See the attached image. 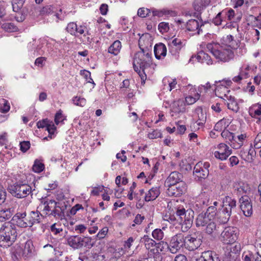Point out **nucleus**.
Listing matches in <instances>:
<instances>
[{
    "instance_id": "obj_1",
    "label": "nucleus",
    "mask_w": 261,
    "mask_h": 261,
    "mask_svg": "<svg viewBox=\"0 0 261 261\" xmlns=\"http://www.w3.org/2000/svg\"><path fill=\"white\" fill-rule=\"evenodd\" d=\"M40 213L38 211H31L29 213L17 212L11 220L19 227H31L34 224L40 222Z\"/></svg>"
},
{
    "instance_id": "obj_2",
    "label": "nucleus",
    "mask_w": 261,
    "mask_h": 261,
    "mask_svg": "<svg viewBox=\"0 0 261 261\" xmlns=\"http://www.w3.org/2000/svg\"><path fill=\"white\" fill-rule=\"evenodd\" d=\"M17 226L13 221L5 222L0 228V239L3 242L8 243V245H11L16 240L17 232Z\"/></svg>"
},
{
    "instance_id": "obj_3",
    "label": "nucleus",
    "mask_w": 261,
    "mask_h": 261,
    "mask_svg": "<svg viewBox=\"0 0 261 261\" xmlns=\"http://www.w3.org/2000/svg\"><path fill=\"white\" fill-rule=\"evenodd\" d=\"M177 222L181 225L182 232H187L192 226L194 212L191 209H177L175 213Z\"/></svg>"
},
{
    "instance_id": "obj_4",
    "label": "nucleus",
    "mask_w": 261,
    "mask_h": 261,
    "mask_svg": "<svg viewBox=\"0 0 261 261\" xmlns=\"http://www.w3.org/2000/svg\"><path fill=\"white\" fill-rule=\"evenodd\" d=\"M67 244L74 249H80L83 247L91 249L95 245V242L91 237L71 236L67 240Z\"/></svg>"
},
{
    "instance_id": "obj_5",
    "label": "nucleus",
    "mask_w": 261,
    "mask_h": 261,
    "mask_svg": "<svg viewBox=\"0 0 261 261\" xmlns=\"http://www.w3.org/2000/svg\"><path fill=\"white\" fill-rule=\"evenodd\" d=\"M8 191L14 197L17 198H23L32 194V187L22 181H16L8 187Z\"/></svg>"
},
{
    "instance_id": "obj_6",
    "label": "nucleus",
    "mask_w": 261,
    "mask_h": 261,
    "mask_svg": "<svg viewBox=\"0 0 261 261\" xmlns=\"http://www.w3.org/2000/svg\"><path fill=\"white\" fill-rule=\"evenodd\" d=\"M202 238L199 231L186 236L184 234L185 248L191 251L195 250L201 246Z\"/></svg>"
},
{
    "instance_id": "obj_7",
    "label": "nucleus",
    "mask_w": 261,
    "mask_h": 261,
    "mask_svg": "<svg viewBox=\"0 0 261 261\" xmlns=\"http://www.w3.org/2000/svg\"><path fill=\"white\" fill-rule=\"evenodd\" d=\"M230 80L224 79L222 81H215L213 86L215 87V92L217 96L225 99L228 97V93L230 91L228 89V87L232 84Z\"/></svg>"
},
{
    "instance_id": "obj_8",
    "label": "nucleus",
    "mask_w": 261,
    "mask_h": 261,
    "mask_svg": "<svg viewBox=\"0 0 261 261\" xmlns=\"http://www.w3.org/2000/svg\"><path fill=\"white\" fill-rule=\"evenodd\" d=\"M184 234L178 233L172 236L169 241V245L170 252L176 254L181 249L185 248Z\"/></svg>"
},
{
    "instance_id": "obj_9",
    "label": "nucleus",
    "mask_w": 261,
    "mask_h": 261,
    "mask_svg": "<svg viewBox=\"0 0 261 261\" xmlns=\"http://www.w3.org/2000/svg\"><path fill=\"white\" fill-rule=\"evenodd\" d=\"M213 51V56L217 59L223 62H229L233 59L234 56L233 51L229 46L220 47Z\"/></svg>"
},
{
    "instance_id": "obj_10",
    "label": "nucleus",
    "mask_w": 261,
    "mask_h": 261,
    "mask_svg": "<svg viewBox=\"0 0 261 261\" xmlns=\"http://www.w3.org/2000/svg\"><path fill=\"white\" fill-rule=\"evenodd\" d=\"M237 234L238 229L236 227H226L221 233V241L225 244H232L237 240Z\"/></svg>"
},
{
    "instance_id": "obj_11",
    "label": "nucleus",
    "mask_w": 261,
    "mask_h": 261,
    "mask_svg": "<svg viewBox=\"0 0 261 261\" xmlns=\"http://www.w3.org/2000/svg\"><path fill=\"white\" fill-rule=\"evenodd\" d=\"M168 45L169 54H171L175 59H177L179 56L180 51L184 46L181 39L175 38L169 41Z\"/></svg>"
},
{
    "instance_id": "obj_12",
    "label": "nucleus",
    "mask_w": 261,
    "mask_h": 261,
    "mask_svg": "<svg viewBox=\"0 0 261 261\" xmlns=\"http://www.w3.org/2000/svg\"><path fill=\"white\" fill-rule=\"evenodd\" d=\"M141 57V54H135L133 66L135 71L138 73L141 80L144 82L146 79V75L145 73L144 70L147 67L142 63L141 59H138L139 57Z\"/></svg>"
},
{
    "instance_id": "obj_13",
    "label": "nucleus",
    "mask_w": 261,
    "mask_h": 261,
    "mask_svg": "<svg viewBox=\"0 0 261 261\" xmlns=\"http://www.w3.org/2000/svg\"><path fill=\"white\" fill-rule=\"evenodd\" d=\"M240 207L246 217H250L252 214V205L250 198L247 195L242 196L239 199Z\"/></svg>"
},
{
    "instance_id": "obj_14",
    "label": "nucleus",
    "mask_w": 261,
    "mask_h": 261,
    "mask_svg": "<svg viewBox=\"0 0 261 261\" xmlns=\"http://www.w3.org/2000/svg\"><path fill=\"white\" fill-rule=\"evenodd\" d=\"M168 187L167 193L170 196H180L185 193L187 190V185L185 182H180L176 185Z\"/></svg>"
},
{
    "instance_id": "obj_15",
    "label": "nucleus",
    "mask_w": 261,
    "mask_h": 261,
    "mask_svg": "<svg viewBox=\"0 0 261 261\" xmlns=\"http://www.w3.org/2000/svg\"><path fill=\"white\" fill-rule=\"evenodd\" d=\"M237 207V201L234 198L227 196L223 199V212L231 214L236 212Z\"/></svg>"
},
{
    "instance_id": "obj_16",
    "label": "nucleus",
    "mask_w": 261,
    "mask_h": 261,
    "mask_svg": "<svg viewBox=\"0 0 261 261\" xmlns=\"http://www.w3.org/2000/svg\"><path fill=\"white\" fill-rule=\"evenodd\" d=\"M218 148L219 150L214 152V155L221 160H226L231 154V149L225 144H219Z\"/></svg>"
},
{
    "instance_id": "obj_17",
    "label": "nucleus",
    "mask_w": 261,
    "mask_h": 261,
    "mask_svg": "<svg viewBox=\"0 0 261 261\" xmlns=\"http://www.w3.org/2000/svg\"><path fill=\"white\" fill-rule=\"evenodd\" d=\"M183 175L177 171L172 172L167 178L165 185L166 187H170L173 185H176L182 181Z\"/></svg>"
},
{
    "instance_id": "obj_18",
    "label": "nucleus",
    "mask_w": 261,
    "mask_h": 261,
    "mask_svg": "<svg viewBox=\"0 0 261 261\" xmlns=\"http://www.w3.org/2000/svg\"><path fill=\"white\" fill-rule=\"evenodd\" d=\"M167 251L170 252L169 243L164 241H160L156 243L154 248L151 249V252L152 253L154 256H159L160 257V260H162V256L161 252H165Z\"/></svg>"
},
{
    "instance_id": "obj_19",
    "label": "nucleus",
    "mask_w": 261,
    "mask_h": 261,
    "mask_svg": "<svg viewBox=\"0 0 261 261\" xmlns=\"http://www.w3.org/2000/svg\"><path fill=\"white\" fill-rule=\"evenodd\" d=\"M56 208H53L49 216H52L56 219L62 220L64 217V211L66 208L65 202H56Z\"/></svg>"
},
{
    "instance_id": "obj_20",
    "label": "nucleus",
    "mask_w": 261,
    "mask_h": 261,
    "mask_svg": "<svg viewBox=\"0 0 261 261\" xmlns=\"http://www.w3.org/2000/svg\"><path fill=\"white\" fill-rule=\"evenodd\" d=\"M195 261H220L218 254L212 250L202 252Z\"/></svg>"
},
{
    "instance_id": "obj_21",
    "label": "nucleus",
    "mask_w": 261,
    "mask_h": 261,
    "mask_svg": "<svg viewBox=\"0 0 261 261\" xmlns=\"http://www.w3.org/2000/svg\"><path fill=\"white\" fill-rule=\"evenodd\" d=\"M28 14L34 16L37 15V7L35 5L33 4H27L23 8L21 16L19 17V22L23 21Z\"/></svg>"
},
{
    "instance_id": "obj_22",
    "label": "nucleus",
    "mask_w": 261,
    "mask_h": 261,
    "mask_svg": "<svg viewBox=\"0 0 261 261\" xmlns=\"http://www.w3.org/2000/svg\"><path fill=\"white\" fill-rule=\"evenodd\" d=\"M202 162L197 163L194 168L193 173L201 180L202 179H205L209 174V170L202 168Z\"/></svg>"
},
{
    "instance_id": "obj_23",
    "label": "nucleus",
    "mask_w": 261,
    "mask_h": 261,
    "mask_svg": "<svg viewBox=\"0 0 261 261\" xmlns=\"http://www.w3.org/2000/svg\"><path fill=\"white\" fill-rule=\"evenodd\" d=\"M25 0H12V6L13 11L16 13L15 18L17 21L19 22V17L21 16L23 10V5Z\"/></svg>"
},
{
    "instance_id": "obj_24",
    "label": "nucleus",
    "mask_w": 261,
    "mask_h": 261,
    "mask_svg": "<svg viewBox=\"0 0 261 261\" xmlns=\"http://www.w3.org/2000/svg\"><path fill=\"white\" fill-rule=\"evenodd\" d=\"M136 54H141L142 57L138 59H141L142 63L147 67L150 66L151 63V53L149 51L147 48L146 49H141V51H138Z\"/></svg>"
},
{
    "instance_id": "obj_25",
    "label": "nucleus",
    "mask_w": 261,
    "mask_h": 261,
    "mask_svg": "<svg viewBox=\"0 0 261 261\" xmlns=\"http://www.w3.org/2000/svg\"><path fill=\"white\" fill-rule=\"evenodd\" d=\"M171 111L173 113L172 114V116H173L174 114L184 113L185 111V106L183 101L181 100L174 101L171 105Z\"/></svg>"
},
{
    "instance_id": "obj_26",
    "label": "nucleus",
    "mask_w": 261,
    "mask_h": 261,
    "mask_svg": "<svg viewBox=\"0 0 261 261\" xmlns=\"http://www.w3.org/2000/svg\"><path fill=\"white\" fill-rule=\"evenodd\" d=\"M154 53L156 59H161L162 57L164 58L167 54L166 46L162 43L156 44L154 47Z\"/></svg>"
},
{
    "instance_id": "obj_27",
    "label": "nucleus",
    "mask_w": 261,
    "mask_h": 261,
    "mask_svg": "<svg viewBox=\"0 0 261 261\" xmlns=\"http://www.w3.org/2000/svg\"><path fill=\"white\" fill-rule=\"evenodd\" d=\"M213 220L206 214L202 212L199 214L196 220V225L197 227L204 226Z\"/></svg>"
},
{
    "instance_id": "obj_28",
    "label": "nucleus",
    "mask_w": 261,
    "mask_h": 261,
    "mask_svg": "<svg viewBox=\"0 0 261 261\" xmlns=\"http://www.w3.org/2000/svg\"><path fill=\"white\" fill-rule=\"evenodd\" d=\"M160 191L159 187H153L150 189L145 196L146 201H150L155 200L160 195Z\"/></svg>"
},
{
    "instance_id": "obj_29",
    "label": "nucleus",
    "mask_w": 261,
    "mask_h": 261,
    "mask_svg": "<svg viewBox=\"0 0 261 261\" xmlns=\"http://www.w3.org/2000/svg\"><path fill=\"white\" fill-rule=\"evenodd\" d=\"M224 100L226 101V103H225L227 105L228 109L236 112L239 111V105L233 96L229 95Z\"/></svg>"
},
{
    "instance_id": "obj_30",
    "label": "nucleus",
    "mask_w": 261,
    "mask_h": 261,
    "mask_svg": "<svg viewBox=\"0 0 261 261\" xmlns=\"http://www.w3.org/2000/svg\"><path fill=\"white\" fill-rule=\"evenodd\" d=\"M195 113L198 116V120L196 122L198 125H203L206 119V114L203 111V110L201 107H198L195 109Z\"/></svg>"
},
{
    "instance_id": "obj_31",
    "label": "nucleus",
    "mask_w": 261,
    "mask_h": 261,
    "mask_svg": "<svg viewBox=\"0 0 261 261\" xmlns=\"http://www.w3.org/2000/svg\"><path fill=\"white\" fill-rule=\"evenodd\" d=\"M196 59L198 62L202 63H206L207 65H212L213 60L211 57L204 51H200L196 56Z\"/></svg>"
},
{
    "instance_id": "obj_32",
    "label": "nucleus",
    "mask_w": 261,
    "mask_h": 261,
    "mask_svg": "<svg viewBox=\"0 0 261 261\" xmlns=\"http://www.w3.org/2000/svg\"><path fill=\"white\" fill-rule=\"evenodd\" d=\"M141 242L144 243L146 249L150 250L153 249L156 245V242L154 240L150 238L148 235H144L141 239Z\"/></svg>"
},
{
    "instance_id": "obj_33",
    "label": "nucleus",
    "mask_w": 261,
    "mask_h": 261,
    "mask_svg": "<svg viewBox=\"0 0 261 261\" xmlns=\"http://www.w3.org/2000/svg\"><path fill=\"white\" fill-rule=\"evenodd\" d=\"M187 29L189 31H197V34H199V23L196 19H190L187 23Z\"/></svg>"
},
{
    "instance_id": "obj_34",
    "label": "nucleus",
    "mask_w": 261,
    "mask_h": 261,
    "mask_svg": "<svg viewBox=\"0 0 261 261\" xmlns=\"http://www.w3.org/2000/svg\"><path fill=\"white\" fill-rule=\"evenodd\" d=\"M121 48V42L119 40L115 41L108 48V53L114 55H117Z\"/></svg>"
},
{
    "instance_id": "obj_35",
    "label": "nucleus",
    "mask_w": 261,
    "mask_h": 261,
    "mask_svg": "<svg viewBox=\"0 0 261 261\" xmlns=\"http://www.w3.org/2000/svg\"><path fill=\"white\" fill-rule=\"evenodd\" d=\"M210 2L211 0H195L193 4V7L196 11L199 12L207 6Z\"/></svg>"
},
{
    "instance_id": "obj_36",
    "label": "nucleus",
    "mask_w": 261,
    "mask_h": 261,
    "mask_svg": "<svg viewBox=\"0 0 261 261\" xmlns=\"http://www.w3.org/2000/svg\"><path fill=\"white\" fill-rule=\"evenodd\" d=\"M229 124V120L223 118L219 120L215 124L214 129L218 132H221L222 130H226L225 129L228 126Z\"/></svg>"
},
{
    "instance_id": "obj_37",
    "label": "nucleus",
    "mask_w": 261,
    "mask_h": 261,
    "mask_svg": "<svg viewBox=\"0 0 261 261\" xmlns=\"http://www.w3.org/2000/svg\"><path fill=\"white\" fill-rule=\"evenodd\" d=\"M44 207L43 211L46 215H48L51 212L53 208H56V201L54 200H46L44 202Z\"/></svg>"
},
{
    "instance_id": "obj_38",
    "label": "nucleus",
    "mask_w": 261,
    "mask_h": 261,
    "mask_svg": "<svg viewBox=\"0 0 261 261\" xmlns=\"http://www.w3.org/2000/svg\"><path fill=\"white\" fill-rule=\"evenodd\" d=\"M138 261H162L159 256H154L149 252L140 255Z\"/></svg>"
},
{
    "instance_id": "obj_39",
    "label": "nucleus",
    "mask_w": 261,
    "mask_h": 261,
    "mask_svg": "<svg viewBox=\"0 0 261 261\" xmlns=\"http://www.w3.org/2000/svg\"><path fill=\"white\" fill-rule=\"evenodd\" d=\"M55 9L56 8L53 5H49L45 6L40 9L39 15L44 16L51 14L55 12Z\"/></svg>"
},
{
    "instance_id": "obj_40",
    "label": "nucleus",
    "mask_w": 261,
    "mask_h": 261,
    "mask_svg": "<svg viewBox=\"0 0 261 261\" xmlns=\"http://www.w3.org/2000/svg\"><path fill=\"white\" fill-rule=\"evenodd\" d=\"M34 251V247L33 242L31 240L27 241L24 245L23 249V253L26 254L28 256H30Z\"/></svg>"
},
{
    "instance_id": "obj_41",
    "label": "nucleus",
    "mask_w": 261,
    "mask_h": 261,
    "mask_svg": "<svg viewBox=\"0 0 261 261\" xmlns=\"http://www.w3.org/2000/svg\"><path fill=\"white\" fill-rule=\"evenodd\" d=\"M221 136L226 140V142H228L229 144H230L229 142L230 143L236 142L234 134L228 130H223L221 133Z\"/></svg>"
},
{
    "instance_id": "obj_42",
    "label": "nucleus",
    "mask_w": 261,
    "mask_h": 261,
    "mask_svg": "<svg viewBox=\"0 0 261 261\" xmlns=\"http://www.w3.org/2000/svg\"><path fill=\"white\" fill-rule=\"evenodd\" d=\"M50 230L51 232L55 236H62L61 233L63 232V228L61 227L60 225L57 223H54L50 226Z\"/></svg>"
},
{
    "instance_id": "obj_43",
    "label": "nucleus",
    "mask_w": 261,
    "mask_h": 261,
    "mask_svg": "<svg viewBox=\"0 0 261 261\" xmlns=\"http://www.w3.org/2000/svg\"><path fill=\"white\" fill-rule=\"evenodd\" d=\"M234 188L239 194H246L249 191L247 184L244 183H239L238 186L236 184Z\"/></svg>"
},
{
    "instance_id": "obj_44",
    "label": "nucleus",
    "mask_w": 261,
    "mask_h": 261,
    "mask_svg": "<svg viewBox=\"0 0 261 261\" xmlns=\"http://www.w3.org/2000/svg\"><path fill=\"white\" fill-rule=\"evenodd\" d=\"M222 12L224 13L223 14L224 17V19H227V20L230 21H233L234 17L236 15L234 12V11L232 9H229V10H224L222 11Z\"/></svg>"
},
{
    "instance_id": "obj_45",
    "label": "nucleus",
    "mask_w": 261,
    "mask_h": 261,
    "mask_svg": "<svg viewBox=\"0 0 261 261\" xmlns=\"http://www.w3.org/2000/svg\"><path fill=\"white\" fill-rule=\"evenodd\" d=\"M33 170L36 173H40L44 169V165L40 161L36 160L32 167Z\"/></svg>"
},
{
    "instance_id": "obj_46",
    "label": "nucleus",
    "mask_w": 261,
    "mask_h": 261,
    "mask_svg": "<svg viewBox=\"0 0 261 261\" xmlns=\"http://www.w3.org/2000/svg\"><path fill=\"white\" fill-rule=\"evenodd\" d=\"M249 114L252 117H256L261 115V105L254 106L249 110Z\"/></svg>"
},
{
    "instance_id": "obj_47",
    "label": "nucleus",
    "mask_w": 261,
    "mask_h": 261,
    "mask_svg": "<svg viewBox=\"0 0 261 261\" xmlns=\"http://www.w3.org/2000/svg\"><path fill=\"white\" fill-rule=\"evenodd\" d=\"M77 24L74 22H71L68 23L66 30L72 36L76 35V29H77Z\"/></svg>"
},
{
    "instance_id": "obj_48",
    "label": "nucleus",
    "mask_w": 261,
    "mask_h": 261,
    "mask_svg": "<svg viewBox=\"0 0 261 261\" xmlns=\"http://www.w3.org/2000/svg\"><path fill=\"white\" fill-rule=\"evenodd\" d=\"M87 28L84 25H80L79 26L77 25V29H76V35L75 37H79L80 35H84V36L85 37L86 35H90V33L88 30H86Z\"/></svg>"
},
{
    "instance_id": "obj_49",
    "label": "nucleus",
    "mask_w": 261,
    "mask_h": 261,
    "mask_svg": "<svg viewBox=\"0 0 261 261\" xmlns=\"http://www.w3.org/2000/svg\"><path fill=\"white\" fill-rule=\"evenodd\" d=\"M13 214V210L11 208L2 209L0 211V215L7 220H9Z\"/></svg>"
},
{
    "instance_id": "obj_50",
    "label": "nucleus",
    "mask_w": 261,
    "mask_h": 261,
    "mask_svg": "<svg viewBox=\"0 0 261 261\" xmlns=\"http://www.w3.org/2000/svg\"><path fill=\"white\" fill-rule=\"evenodd\" d=\"M72 101L75 105L82 107H84L86 104V99L85 98L77 96L73 97Z\"/></svg>"
},
{
    "instance_id": "obj_51",
    "label": "nucleus",
    "mask_w": 261,
    "mask_h": 261,
    "mask_svg": "<svg viewBox=\"0 0 261 261\" xmlns=\"http://www.w3.org/2000/svg\"><path fill=\"white\" fill-rule=\"evenodd\" d=\"M224 13V12H222V11H221L218 13V14L215 16V17L213 18L212 21L216 25H221L222 24V21H225V19H224V17L223 14Z\"/></svg>"
},
{
    "instance_id": "obj_52",
    "label": "nucleus",
    "mask_w": 261,
    "mask_h": 261,
    "mask_svg": "<svg viewBox=\"0 0 261 261\" xmlns=\"http://www.w3.org/2000/svg\"><path fill=\"white\" fill-rule=\"evenodd\" d=\"M164 234L163 231L160 228L155 229L152 232V237L158 241H160L162 240L163 238H164Z\"/></svg>"
},
{
    "instance_id": "obj_53",
    "label": "nucleus",
    "mask_w": 261,
    "mask_h": 261,
    "mask_svg": "<svg viewBox=\"0 0 261 261\" xmlns=\"http://www.w3.org/2000/svg\"><path fill=\"white\" fill-rule=\"evenodd\" d=\"M231 215V214H228V213L224 212L222 211V212L218 218L219 222L222 224L226 223L229 220Z\"/></svg>"
},
{
    "instance_id": "obj_54",
    "label": "nucleus",
    "mask_w": 261,
    "mask_h": 261,
    "mask_svg": "<svg viewBox=\"0 0 261 261\" xmlns=\"http://www.w3.org/2000/svg\"><path fill=\"white\" fill-rule=\"evenodd\" d=\"M80 73L84 76L88 83H92L94 86L95 85L93 80L91 77L90 72L86 70H81Z\"/></svg>"
},
{
    "instance_id": "obj_55",
    "label": "nucleus",
    "mask_w": 261,
    "mask_h": 261,
    "mask_svg": "<svg viewBox=\"0 0 261 261\" xmlns=\"http://www.w3.org/2000/svg\"><path fill=\"white\" fill-rule=\"evenodd\" d=\"M199 203H201L203 209L206 208L210 204V199L207 196L202 195L200 196Z\"/></svg>"
},
{
    "instance_id": "obj_56",
    "label": "nucleus",
    "mask_w": 261,
    "mask_h": 261,
    "mask_svg": "<svg viewBox=\"0 0 261 261\" xmlns=\"http://www.w3.org/2000/svg\"><path fill=\"white\" fill-rule=\"evenodd\" d=\"M205 226V232L209 234H212L216 229V224L213 220Z\"/></svg>"
},
{
    "instance_id": "obj_57",
    "label": "nucleus",
    "mask_w": 261,
    "mask_h": 261,
    "mask_svg": "<svg viewBox=\"0 0 261 261\" xmlns=\"http://www.w3.org/2000/svg\"><path fill=\"white\" fill-rule=\"evenodd\" d=\"M7 192L4 187L0 184V205H2L6 201Z\"/></svg>"
},
{
    "instance_id": "obj_58",
    "label": "nucleus",
    "mask_w": 261,
    "mask_h": 261,
    "mask_svg": "<svg viewBox=\"0 0 261 261\" xmlns=\"http://www.w3.org/2000/svg\"><path fill=\"white\" fill-rule=\"evenodd\" d=\"M217 208L214 206H210L207 209L206 211L204 213L208 215L210 218L214 219L216 215Z\"/></svg>"
},
{
    "instance_id": "obj_59",
    "label": "nucleus",
    "mask_w": 261,
    "mask_h": 261,
    "mask_svg": "<svg viewBox=\"0 0 261 261\" xmlns=\"http://www.w3.org/2000/svg\"><path fill=\"white\" fill-rule=\"evenodd\" d=\"M151 13V10L149 9H145L144 8H139L138 11V15L141 17H145L149 16Z\"/></svg>"
},
{
    "instance_id": "obj_60",
    "label": "nucleus",
    "mask_w": 261,
    "mask_h": 261,
    "mask_svg": "<svg viewBox=\"0 0 261 261\" xmlns=\"http://www.w3.org/2000/svg\"><path fill=\"white\" fill-rule=\"evenodd\" d=\"M158 29L162 34L167 32L169 30V23L165 22L160 23L158 25Z\"/></svg>"
},
{
    "instance_id": "obj_61",
    "label": "nucleus",
    "mask_w": 261,
    "mask_h": 261,
    "mask_svg": "<svg viewBox=\"0 0 261 261\" xmlns=\"http://www.w3.org/2000/svg\"><path fill=\"white\" fill-rule=\"evenodd\" d=\"M235 253L232 251H227L225 252V256L224 257V261H233L235 260Z\"/></svg>"
},
{
    "instance_id": "obj_62",
    "label": "nucleus",
    "mask_w": 261,
    "mask_h": 261,
    "mask_svg": "<svg viewBox=\"0 0 261 261\" xmlns=\"http://www.w3.org/2000/svg\"><path fill=\"white\" fill-rule=\"evenodd\" d=\"M255 151L252 147V144H251L250 149L248 151V154L246 155V158L244 159V160L247 161H250L253 160V157L255 155Z\"/></svg>"
},
{
    "instance_id": "obj_63",
    "label": "nucleus",
    "mask_w": 261,
    "mask_h": 261,
    "mask_svg": "<svg viewBox=\"0 0 261 261\" xmlns=\"http://www.w3.org/2000/svg\"><path fill=\"white\" fill-rule=\"evenodd\" d=\"M30 141H22L20 143V150L23 152H25L30 148Z\"/></svg>"
},
{
    "instance_id": "obj_64",
    "label": "nucleus",
    "mask_w": 261,
    "mask_h": 261,
    "mask_svg": "<svg viewBox=\"0 0 261 261\" xmlns=\"http://www.w3.org/2000/svg\"><path fill=\"white\" fill-rule=\"evenodd\" d=\"M254 147L257 149L261 148V132L257 134L254 139Z\"/></svg>"
}]
</instances>
